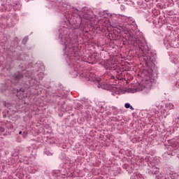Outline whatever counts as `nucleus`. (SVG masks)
<instances>
[{"instance_id":"2","label":"nucleus","mask_w":179,"mask_h":179,"mask_svg":"<svg viewBox=\"0 0 179 179\" xmlns=\"http://www.w3.org/2000/svg\"><path fill=\"white\" fill-rule=\"evenodd\" d=\"M111 26L115 29H119V30H123L125 34H129L131 38L134 37V30H136V25H131L129 24H127L125 26L121 27L118 24V23H112Z\"/></svg>"},{"instance_id":"18","label":"nucleus","mask_w":179,"mask_h":179,"mask_svg":"<svg viewBox=\"0 0 179 179\" xmlns=\"http://www.w3.org/2000/svg\"><path fill=\"white\" fill-rule=\"evenodd\" d=\"M19 134H20V135H22V131H19Z\"/></svg>"},{"instance_id":"13","label":"nucleus","mask_w":179,"mask_h":179,"mask_svg":"<svg viewBox=\"0 0 179 179\" xmlns=\"http://www.w3.org/2000/svg\"><path fill=\"white\" fill-rule=\"evenodd\" d=\"M38 78H39V80H41V79H43V78L44 77V73H39L38 75H37Z\"/></svg>"},{"instance_id":"11","label":"nucleus","mask_w":179,"mask_h":179,"mask_svg":"<svg viewBox=\"0 0 179 179\" xmlns=\"http://www.w3.org/2000/svg\"><path fill=\"white\" fill-rule=\"evenodd\" d=\"M159 173V169L156 167H153V169L152 171V174H157Z\"/></svg>"},{"instance_id":"12","label":"nucleus","mask_w":179,"mask_h":179,"mask_svg":"<svg viewBox=\"0 0 179 179\" xmlns=\"http://www.w3.org/2000/svg\"><path fill=\"white\" fill-rule=\"evenodd\" d=\"M124 107L126 108H130V110H134V107H132L130 103H125Z\"/></svg>"},{"instance_id":"15","label":"nucleus","mask_w":179,"mask_h":179,"mask_svg":"<svg viewBox=\"0 0 179 179\" xmlns=\"http://www.w3.org/2000/svg\"><path fill=\"white\" fill-rule=\"evenodd\" d=\"M174 122L176 124H178L179 125V117H178L177 119L175 120Z\"/></svg>"},{"instance_id":"7","label":"nucleus","mask_w":179,"mask_h":179,"mask_svg":"<svg viewBox=\"0 0 179 179\" xmlns=\"http://www.w3.org/2000/svg\"><path fill=\"white\" fill-rule=\"evenodd\" d=\"M130 178L131 179H142V175H141V173H138L137 172H134Z\"/></svg>"},{"instance_id":"19","label":"nucleus","mask_w":179,"mask_h":179,"mask_svg":"<svg viewBox=\"0 0 179 179\" xmlns=\"http://www.w3.org/2000/svg\"><path fill=\"white\" fill-rule=\"evenodd\" d=\"M31 79H33V77L31 76Z\"/></svg>"},{"instance_id":"3","label":"nucleus","mask_w":179,"mask_h":179,"mask_svg":"<svg viewBox=\"0 0 179 179\" xmlns=\"http://www.w3.org/2000/svg\"><path fill=\"white\" fill-rule=\"evenodd\" d=\"M153 82H155V79H145L140 84V86H141V90H145V89H146V90H150Z\"/></svg>"},{"instance_id":"8","label":"nucleus","mask_w":179,"mask_h":179,"mask_svg":"<svg viewBox=\"0 0 179 179\" xmlns=\"http://www.w3.org/2000/svg\"><path fill=\"white\" fill-rule=\"evenodd\" d=\"M166 110H173L174 108V105L171 103H169L166 104Z\"/></svg>"},{"instance_id":"9","label":"nucleus","mask_w":179,"mask_h":179,"mask_svg":"<svg viewBox=\"0 0 179 179\" xmlns=\"http://www.w3.org/2000/svg\"><path fill=\"white\" fill-rule=\"evenodd\" d=\"M22 78H23V75H22V73H20L19 72L15 73L16 80H19L20 79H22Z\"/></svg>"},{"instance_id":"16","label":"nucleus","mask_w":179,"mask_h":179,"mask_svg":"<svg viewBox=\"0 0 179 179\" xmlns=\"http://www.w3.org/2000/svg\"><path fill=\"white\" fill-rule=\"evenodd\" d=\"M45 153V155H47V156H51V155H52L51 152H49L47 151Z\"/></svg>"},{"instance_id":"4","label":"nucleus","mask_w":179,"mask_h":179,"mask_svg":"<svg viewBox=\"0 0 179 179\" xmlns=\"http://www.w3.org/2000/svg\"><path fill=\"white\" fill-rule=\"evenodd\" d=\"M69 65L71 69V73H74V76H76L78 75V71H79L78 69L79 64H78V63H75V59L73 58H71Z\"/></svg>"},{"instance_id":"20","label":"nucleus","mask_w":179,"mask_h":179,"mask_svg":"<svg viewBox=\"0 0 179 179\" xmlns=\"http://www.w3.org/2000/svg\"><path fill=\"white\" fill-rule=\"evenodd\" d=\"M27 1H29V0H27Z\"/></svg>"},{"instance_id":"14","label":"nucleus","mask_w":179,"mask_h":179,"mask_svg":"<svg viewBox=\"0 0 179 179\" xmlns=\"http://www.w3.org/2000/svg\"><path fill=\"white\" fill-rule=\"evenodd\" d=\"M27 40H29V38L27 36L24 37L23 39H22V43L23 44H26V43H27Z\"/></svg>"},{"instance_id":"5","label":"nucleus","mask_w":179,"mask_h":179,"mask_svg":"<svg viewBox=\"0 0 179 179\" xmlns=\"http://www.w3.org/2000/svg\"><path fill=\"white\" fill-rule=\"evenodd\" d=\"M90 80H93V82H97L98 83L97 87L107 90V85L100 83V78H98L96 77H93L92 78H90Z\"/></svg>"},{"instance_id":"10","label":"nucleus","mask_w":179,"mask_h":179,"mask_svg":"<svg viewBox=\"0 0 179 179\" xmlns=\"http://www.w3.org/2000/svg\"><path fill=\"white\" fill-rule=\"evenodd\" d=\"M172 62L173 64H176L177 65V64L179 63V57H173Z\"/></svg>"},{"instance_id":"1","label":"nucleus","mask_w":179,"mask_h":179,"mask_svg":"<svg viewBox=\"0 0 179 179\" xmlns=\"http://www.w3.org/2000/svg\"><path fill=\"white\" fill-rule=\"evenodd\" d=\"M61 40V44L64 45V52L65 55L71 58V57H75V49L72 47V43L71 42V39L65 38V36L61 37L59 36Z\"/></svg>"},{"instance_id":"17","label":"nucleus","mask_w":179,"mask_h":179,"mask_svg":"<svg viewBox=\"0 0 179 179\" xmlns=\"http://www.w3.org/2000/svg\"><path fill=\"white\" fill-rule=\"evenodd\" d=\"M30 72H27V74H26V77L27 78L28 76V78L30 79Z\"/></svg>"},{"instance_id":"6","label":"nucleus","mask_w":179,"mask_h":179,"mask_svg":"<svg viewBox=\"0 0 179 179\" xmlns=\"http://www.w3.org/2000/svg\"><path fill=\"white\" fill-rule=\"evenodd\" d=\"M51 2H57L59 4H60L63 8H66L68 6V1L66 0H50Z\"/></svg>"}]
</instances>
